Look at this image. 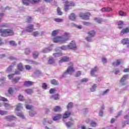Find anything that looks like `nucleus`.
<instances>
[{"mask_svg": "<svg viewBox=\"0 0 129 129\" xmlns=\"http://www.w3.org/2000/svg\"><path fill=\"white\" fill-rule=\"evenodd\" d=\"M127 33H129V27H126L124 29H123L120 32V34L121 35H124V34H127Z\"/></svg>", "mask_w": 129, "mask_h": 129, "instance_id": "nucleus-16", "label": "nucleus"}, {"mask_svg": "<svg viewBox=\"0 0 129 129\" xmlns=\"http://www.w3.org/2000/svg\"><path fill=\"white\" fill-rule=\"evenodd\" d=\"M121 43L123 44V45H126L127 44H129V39L127 38L122 39L121 40Z\"/></svg>", "mask_w": 129, "mask_h": 129, "instance_id": "nucleus-19", "label": "nucleus"}, {"mask_svg": "<svg viewBox=\"0 0 129 129\" xmlns=\"http://www.w3.org/2000/svg\"><path fill=\"white\" fill-rule=\"evenodd\" d=\"M51 83L53 85H58L59 84V83L58 82V81L57 80H56L55 79L52 80L51 81Z\"/></svg>", "mask_w": 129, "mask_h": 129, "instance_id": "nucleus-30", "label": "nucleus"}, {"mask_svg": "<svg viewBox=\"0 0 129 129\" xmlns=\"http://www.w3.org/2000/svg\"><path fill=\"white\" fill-rule=\"evenodd\" d=\"M39 56V52L37 51H34L33 54V57L34 59H37L38 58V56Z\"/></svg>", "mask_w": 129, "mask_h": 129, "instance_id": "nucleus-29", "label": "nucleus"}, {"mask_svg": "<svg viewBox=\"0 0 129 129\" xmlns=\"http://www.w3.org/2000/svg\"><path fill=\"white\" fill-rule=\"evenodd\" d=\"M127 77H128V75H124L123 76V77L120 80V82H124V81H125V79H126V78H127Z\"/></svg>", "mask_w": 129, "mask_h": 129, "instance_id": "nucleus-38", "label": "nucleus"}, {"mask_svg": "<svg viewBox=\"0 0 129 129\" xmlns=\"http://www.w3.org/2000/svg\"><path fill=\"white\" fill-rule=\"evenodd\" d=\"M37 112L34 110H31L29 111L30 116H34L35 114H36Z\"/></svg>", "mask_w": 129, "mask_h": 129, "instance_id": "nucleus-35", "label": "nucleus"}, {"mask_svg": "<svg viewBox=\"0 0 129 129\" xmlns=\"http://www.w3.org/2000/svg\"><path fill=\"white\" fill-rule=\"evenodd\" d=\"M31 0H23L22 3L25 6H29Z\"/></svg>", "mask_w": 129, "mask_h": 129, "instance_id": "nucleus-28", "label": "nucleus"}, {"mask_svg": "<svg viewBox=\"0 0 129 129\" xmlns=\"http://www.w3.org/2000/svg\"><path fill=\"white\" fill-rule=\"evenodd\" d=\"M60 49L61 50H69L68 49V46H65V45H63L60 47Z\"/></svg>", "mask_w": 129, "mask_h": 129, "instance_id": "nucleus-53", "label": "nucleus"}, {"mask_svg": "<svg viewBox=\"0 0 129 129\" xmlns=\"http://www.w3.org/2000/svg\"><path fill=\"white\" fill-rule=\"evenodd\" d=\"M9 43L11 46H17V43H16V42H15V41H10Z\"/></svg>", "mask_w": 129, "mask_h": 129, "instance_id": "nucleus-48", "label": "nucleus"}, {"mask_svg": "<svg viewBox=\"0 0 129 129\" xmlns=\"http://www.w3.org/2000/svg\"><path fill=\"white\" fill-rule=\"evenodd\" d=\"M24 86L29 87V86H32V85H34V82L30 81H26L24 82Z\"/></svg>", "mask_w": 129, "mask_h": 129, "instance_id": "nucleus-13", "label": "nucleus"}, {"mask_svg": "<svg viewBox=\"0 0 129 129\" xmlns=\"http://www.w3.org/2000/svg\"><path fill=\"white\" fill-rule=\"evenodd\" d=\"M0 27L4 28H9V24L7 23H3L0 25Z\"/></svg>", "mask_w": 129, "mask_h": 129, "instance_id": "nucleus-34", "label": "nucleus"}, {"mask_svg": "<svg viewBox=\"0 0 129 129\" xmlns=\"http://www.w3.org/2000/svg\"><path fill=\"white\" fill-rule=\"evenodd\" d=\"M40 2H41V0H31L30 3L34 5L35 4H39Z\"/></svg>", "mask_w": 129, "mask_h": 129, "instance_id": "nucleus-32", "label": "nucleus"}, {"mask_svg": "<svg viewBox=\"0 0 129 129\" xmlns=\"http://www.w3.org/2000/svg\"><path fill=\"white\" fill-rule=\"evenodd\" d=\"M7 113H8V111H3V110L0 111V114H1V115H4V114H7Z\"/></svg>", "mask_w": 129, "mask_h": 129, "instance_id": "nucleus-51", "label": "nucleus"}, {"mask_svg": "<svg viewBox=\"0 0 129 129\" xmlns=\"http://www.w3.org/2000/svg\"><path fill=\"white\" fill-rule=\"evenodd\" d=\"M71 115V112L69 111H66L63 115V118H68Z\"/></svg>", "mask_w": 129, "mask_h": 129, "instance_id": "nucleus-15", "label": "nucleus"}, {"mask_svg": "<svg viewBox=\"0 0 129 129\" xmlns=\"http://www.w3.org/2000/svg\"><path fill=\"white\" fill-rule=\"evenodd\" d=\"M68 66L69 67L67 71L63 73L62 75L63 77H64V76H66V75H68V74L72 75V74L75 72V69H74L73 63L72 62H70L68 64Z\"/></svg>", "mask_w": 129, "mask_h": 129, "instance_id": "nucleus-2", "label": "nucleus"}, {"mask_svg": "<svg viewBox=\"0 0 129 129\" xmlns=\"http://www.w3.org/2000/svg\"><path fill=\"white\" fill-rule=\"evenodd\" d=\"M20 79H21L20 77H17V78H14L12 80V82H13L14 83H18V82H19V81L20 80Z\"/></svg>", "mask_w": 129, "mask_h": 129, "instance_id": "nucleus-31", "label": "nucleus"}, {"mask_svg": "<svg viewBox=\"0 0 129 129\" xmlns=\"http://www.w3.org/2000/svg\"><path fill=\"white\" fill-rule=\"evenodd\" d=\"M61 118V114H58L56 116H54L52 119L53 120H58V119H60Z\"/></svg>", "mask_w": 129, "mask_h": 129, "instance_id": "nucleus-27", "label": "nucleus"}, {"mask_svg": "<svg viewBox=\"0 0 129 129\" xmlns=\"http://www.w3.org/2000/svg\"><path fill=\"white\" fill-rule=\"evenodd\" d=\"M97 71H98V67L97 66H95L94 68L92 69L90 72L91 76H93V77H96L95 72H97Z\"/></svg>", "mask_w": 129, "mask_h": 129, "instance_id": "nucleus-8", "label": "nucleus"}, {"mask_svg": "<svg viewBox=\"0 0 129 129\" xmlns=\"http://www.w3.org/2000/svg\"><path fill=\"white\" fill-rule=\"evenodd\" d=\"M17 69L20 71H23V70H24V67L23 66V64L20 63L17 65Z\"/></svg>", "mask_w": 129, "mask_h": 129, "instance_id": "nucleus-25", "label": "nucleus"}, {"mask_svg": "<svg viewBox=\"0 0 129 129\" xmlns=\"http://www.w3.org/2000/svg\"><path fill=\"white\" fill-rule=\"evenodd\" d=\"M14 93V89H13V88L10 87L9 88V90H8V93L9 94H12Z\"/></svg>", "mask_w": 129, "mask_h": 129, "instance_id": "nucleus-45", "label": "nucleus"}, {"mask_svg": "<svg viewBox=\"0 0 129 129\" xmlns=\"http://www.w3.org/2000/svg\"><path fill=\"white\" fill-rule=\"evenodd\" d=\"M25 69L26 70H31V69H32V67H31L30 65H26Z\"/></svg>", "mask_w": 129, "mask_h": 129, "instance_id": "nucleus-57", "label": "nucleus"}, {"mask_svg": "<svg viewBox=\"0 0 129 129\" xmlns=\"http://www.w3.org/2000/svg\"><path fill=\"white\" fill-rule=\"evenodd\" d=\"M81 71H78L76 72V75H75V77H79V76H81Z\"/></svg>", "mask_w": 129, "mask_h": 129, "instance_id": "nucleus-41", "label": "nucleus"}, {"mask_svg": "<svg viewBox=\"0 0 129 129\" xmlns=\"http://www.w3.org/2000/svg\"><path fill=\"white\" fill-rule=\"evenodd\" d=\"M90 124H91V126H92V127H95V126H96L97 125L96 122L94 121H92Z\"/></svg>", "mask_w": 129, "mask_h": 129, "instance_id": "nucleus-50", "label": "nucleus"}, {"mask_svg": "<svg viewBox=\"0 0 129 129\" xmlns=\"http://www.w3.org/2000/svg\"><path fill=\"white\" fill-rule=\"evenodd\" d=\"M1 99L2 101H8V99L4 97H1Z\"/></svg>", "mask_w": 129, "mask_h": 129, "instance_id": "nucleus-62", "label": "nucleus"}, {"mask_svg": "<svg viewBox=\"0 0 129 129\" xmlns=\"http://www.w3.org/2000/svg\"><path fill=\"white\" fill-rule=\"evenodd\" d=\"M25 91L28 94H32V93H33V90H32L31 89H26L25 90Z\"/></svg>", "mask_w": 129, "mask_h": 129, "instance_id": "nucleus-37", "label": "nucleus"}, {"mask_svg": "<svg viewBox=\"0 0 129 129\" xmlns=\"http://www.w3.org/2000/svg\"><path fill=\"white\" fill-rule=\"evenodd\" d=\"M54 43H62V37L61 36H55L53 40Z\"/></svg>", "mask_w": 129, "mask_h": 129, "instance_id": "nucleus-11", "label": "nucleus"}, {"mask_svg": "<svg viewBox=\"0 0 129 129\" xmlns=\"http://www.w3.org/2000/svg\"><path fill=\"white\" fill-rule=\"evenodd\" d=\"M113 72H114V74H115V75L118 74V73H119V70L116 69L114 70V71H113Z\"/></svg>", "mask_w": 129, "mask_h": 129, "instance_id": "nucleus-64", "label": "nucleus"}, {"mask_svg": "<svg viewBox=\"0 0 129 129\" xmlns=\"http://www.w3.org/2000/svg\"><path fill=\"white\" fill-rule=\"evenodd\" d=\"M57 12L59 16H62V15L63 14V13L61 12V9L59 7L57 8Z\"/></svg>", "mask_w": 129, "mask_h": 129, "instance_id": "nucleus-43", "label": "nucleus"}, {"mask_svg": "<svg viewBox=\"0 0 129 129\" xmlns=\"http://www.w3.org/2000/svg\"><path fill=\"white\" fill-rule=\"evenodd\" d=\"M101 11L102 12H110L112 11V9L110 7L103 8L101 10Z\"/></svg>", "mask_w": 129, "mask_h": 129, "instance_id": "nucleus-21", "label": "nucleus"}, {"mask_svg": "<svg viewBox=\"0 0 129 129\" xmlns=\"http://www.w3.org/2000/svg\"><path fill=\"white\" fill-rule=\"evenodd\" d=\"M47 87H48L47 84H46V83H43L42 85V88L43 89L46 90L47 89Z\"/></svg>", "mask_w": 129, "mask_h": 129, "instance_id": "nucleus-47", "label": "nucleus"}, {"mask_svg": "<svg viewBox=\"0 0 129 129\" xmlns=\"http://www.w3.org/2000/svg\"><path fill=\"white\" fill-rule=\"evenodd\" d=\"M96 84H93V86H92V88H91V92H94V91H95V89H96Z\"/></svg>", "mask_w": 129, "mask_h": 129, "instance_id": "nucleus-33", "label": "nucleus"}, {"mask_svg": "<svg viewBox=\"0 0 129 129\" xmlns=\"http://www.w3.org/2000/svg\"><path fill=\"white\" fill-rule=\"evenodd\" d=\"M18 99H19L21 101H23V100H24V96L20 95L18 96Z\"/></svg>", "mask_w": 129, "mask_h": 129, "instance_id": "nucleus-59", "label": "nucleus"}, {"mask_svg": "<svg viewBox=\"0 0 129 129\" xmlns=\"http://www.w3.org/2000/svg\"><path fill=\"white\" fill-rule=\"evenodd\" d=\"M26 109H28L29 110H32V109L33 108V106H32L31 105L27 104L26 105Z\"/></svg>", "mask_w": 129, "mask_h": 129, "instance_id": "nucleus-39", "label": "nucleus"}, {"mask_svg": "<svg viewBox=\"0 0 129 129\" xmlns=\"http://www.w3.org/2000/svg\"><path fill=\"white\" fill-rule=\"evenodd\" d=\"M4 106H5L6 107V108H9L11 106V105L9 103H5L4 104Z\"/></svg>", "mask_w": 129, "mask_h": 129, "instance_id": "nucleus-54", "label": "nucleus"}, {"mask_svg": "<svg viewBox=\"0 0 129 129\" xmlns=\"http://www.w3.org/2000/svg\"><path fill=\"white\" fill-rule=\"evenodd\" d=\"M25 31L28 33H32V32H34V24H30L28 25Z\"/></svg>", "mask_w": 129, "mask_h": 129, "instance_id": "nucleus-7", "label": "nucleus"}, {"mask_svg": "<svg viewBox=\"0 0 129 129\" xmlns=\"http://www.w3.org/2000/svg\"><path fill=\"white\" fill-rule=\"evenodd\" d=\"M118 14H119V16H121L122 17L126 16V13H125L122 11H119Z\"/></svg>", "mask_w": 129, "mask_h": 129, "instance_id": "nucleus-36", "label": "nucleus"}, {"mask_svg": "<svg viewBox=\"0 0 129 129\" xmlns=\"http://www.w3.org/2000/svg\"><path fill=\"white\" fill-rule=\"evenodd\" d=\"M70 60V57L68 56H63L60 59V60H59L58 62L59 64H61V63H63V62H69Z\"/></svg>", "mask_w": 129, "mask_h": 129, "instance_id": "nucleus-10", "label": "nucleus"}, {"mask_svg": "<svg viewBox=\"0 0 129 129\" xmlns=\"http://www.w3.org/2000/svg\"><path fill=\"white\" fill-rule=\"evenodd\" d=\"M52 98L54 99V100H59L60 99V95L58 94H55L52 96Z\"/></svg>", "mask_w": 129, "mask_h": 129, "instance_id": "nucleus-20", "label": "nucleus"}, {"mask_svg": "<svg viewBox=\"0 0 129 129\" xmlns=\"http://www.w3.org/2000/svg\"><path fill=\"white\" fill-rule=\"evenodd\" d=\"M39 35V32L38 31H35L33 32L32 35L34 36V37H37Z\"/></svg>", "mask_w": 129, "mask_h": 129, "instance_id": "nucleus-58", "label": "nucleus"}, {"mask_svg": "<svg viewBox=\"0 0 129 129\" xmlns=\"http://www.w3.org/2000/svg\"><path fill=\"white\" fill-rule=\"evenodd\" d=\"M31 53V50H30V48H26L25 50V54L26 55H29Z\"/></svg>", "mask_w": 129, "mask_h": 129, "instance_id": "nucleus-44", "label": "nucleus"}, {"mask_svg": "<svg viewBox=\"0 0 129 129\" xmlns=\"http://www.w3.org/2000/svg\"><path fill=\"white\" fill-rule=\"evenodd\" d=\"M17 116H19L20 117H21L23 119L25 118V116L24 115V114L23 113H18Z\"/></svg>", "mask_w": 129, "mask_h": 129, "instance_id": "nucleus-46", "label": "nucleus"}, {"mask_svg": "<svg viewBox=\"0 0 129 129\" xmlns=\"http://www.w3.org/2000/svg\"><path fill=\"white\" fill-rule=\"evenodd\" d=\"M96 32L94 30H91L89 32H88V35L90 37H94L95 36Z\"/></svg>", "mask_w": 129, "mask_h": 129, "instance_id": "nucleus-17", "label": "nucleus"}, {"mask_svg": "<svg viewBox=\"0 0 129 129\" xmlns=\"http://www.w3.org/2000/svg\"><path fill=\"white\" fill-rule=\"evenodd\" d=\"M43 53H48V52H50V50L48 48H45L43 50Z\"/></svg>", "mask_w": 129, "mask_h": 129, "instance_id": "nucleus-61", "label": "nucleus"}, {"mask_svg": "<svg viewBox=\"0 0 129 129\" xmlns=\"http://www.w3.org/2000/svg\"><path fill=\"white\" fill-rule=\"evenodd\" d=\"M31 64L32 65H38V62L35 61H31Z\"/></svg>", "mask_w": 129, "mask_h": 129, "instance_id": "nucleus-63", "label": "nucleus"}, {"mask_svg": "<svg viewBox=\"0 0 129 129\" xmlns=\"http://www.w3.org/2000/svg\"><path fill=\"white\" fill-rule=\"evenodd\" d=\"M64 4V11L65 12H68L69 9V7H75V4L74 2H69L68 1H66Z\"/></svg>", "mask_w": 129, "mask_h": 129, "instance_id": "nucleus-4", "label": "nucleus"}, {"mask_svg": "<svg viewBox=\"0 0 129 129\" xmlns=\"http://www.w3.org/2000/svg\"><path fill=\"white\" fill-rule=\"evenodd\" d=\"M69 19L71 21H75L77 19V16L74 13H72L70 14V15L69 17Z\"/></svg>", "mask_w": 129, "mask_h": 129, "instance_id": "nucleus-14", "label": "nucleus"}, {"mask_svg": "<svg viewBox=\"0 0 129 129\" xmlns=\"http://www.w3.org/2000/svg\"><path fill=\"white\" fill-rule=\"evenodd\" d=\"M21 109H23V105L19 103L16 106V110H17V111H20Z\"/></svg>", "mask_w": 129, "mask_h": 129, "instance_id": "nucleus-18", "label": "nucleus"}, {"mask_svg": "<svg viewBox=\"0 0 129 129\" xmlns=\"http://www.w3.org/2000/svg\"><path fill=\"white\" fill-rule=\"evenodd\" d=\"M0 35L2 37H11L15 35L13 29H0Z\"/></svg>", "mask_w": 129, "mask_h": 129, "instance_id": "nucleus-1", "label": "nucleus"}, {"mask_svg": "<svg viewBox=\"0 0 129 129\" xmlns=\"http://www.w3.org/2000/svg\"><path fill=\"white\" fill-rule=\"evenodd\" d=\"M72 107H73V103L72 102L69 103L67 105L68 109H69V108H72Z\"/></svg>", "mask_w": 129, "mask_h": 129, "instance_id": "nucleus-42", "label": "nucleus"}, {"mask_svg": "<svg viewBox=\"0 0 129 129\" xmlns=\"http://www.w3.org/2000/svg\"><path fill=\"white\" fill-rule=\"evenodd\" d=\"M95 20L98 24H101V22H102V20L100 19L95 18Z\"/></svg>", "mask_w": 129, "mask_h": 129, "instance_id": "nucleus-56", "label": "nucleus"}, {"mask_svg": "<svg viewBox=\"0 0 129 129\" xmlns=\"http://www.w3.org/2000/svg\"><path fill=\"white\" fill-rule=\"evenodd\" d=\"M69 33L66 32L64 33L62 36H61V42L62 43H64V42H66V41H68L69 39Z\"/></svg>", "mask_w": 129, "mask_h": 129, "instance_id": "nucleus-6", "label": "nucleus"}, {"mask_svg": "<svg viewBox=\"0 0 129 129\" xmlns=\"http://www.w3.org/2000/svg\"><path fill=\"white\" fill-rule=\"evenodd\" d=\"M55 62V60L53 57H49L48 60V64H49L50 65H52V64H54V62Z\"/></svg>", "mask_w": 129, "mask_h": 129, "instance_id": "nucleus-24", "label": "nucleus"}, {"mask_svg": "<svg viewBox=\"0 0 129 129\" xmlns=\"http://www.w3.org/2000/svg\"><path fill=\"white\" fill-rule=\"evenodd\" d=\"M60 30H55L52 31V36L53 37H55V36H57V34L59 33Z\"/></svg>", "mask_w": 129, "mask_h": 129, "instance_id": "nucleus-26", "label": "nucleus"}, {"mask_svg": "<svg viewBox=\"0 0 129 129\" xmlns=\"http://www.w3.org/2000/svg\"><path fill=\"white\" fill-rule=\"evenodd\" d=\"M55 92H56V89H53V88L50 89V90L49 91V93L50 94H52L53 93H55Z\"/></svg>", "mask_w": 129, "mask_h": 129, "instance_id": "nucleus-52", "label": "nucleus"}, {"mask_svg": "<svg viewBox=\"0 0 129 129\" xmlns=\"http://www.w3.org/2000/svg\"><path fill=\"white\" fill-rule=\"evenodd\" d=\"M85 39L87 42H92L91 37H87Z\"/></svg>", "mask_w": 129, "mask_h": 129, "instance_id": "nucleus-60", "label": "nucleus"}, {"mask_svg": "<svg viewBox=\"0 0 129 129\" xmlns=\"http://www.w3.org/2000/svg\"><path fill=\"white\" fill-rule=\"evenodd\" d=\"M122 63V60L121 59H116L114 62H112V64L113 66H119Z\"/></svg>", "mask_w": 129, "mask_h": 129, "instance_id": "nucleus-12", "label": "nucleus"}, {"mask_svg": "<svg viewBox=\"0 0 129 129\" xmlns=\"http://www.w3.org/2000/svg\"><path fill=\"white\" fill-rule=\"evenodd\" d=\"M66 125L68 127H70V126L73 125V123H72L71 121H69L66 123Z\"/></svg>", "mask_w": 129, "mask_h": 129, "instance_id": "nucleus-55", "label": "nucleus"}, {"mask_svg": "<svg viewBox=\"0 0 129 129\" xmlns=\"http://www.w3.org/2000/svg\"><path fill=\"white\" fill-rule=\"evenodd\" d=\"M79 16L83 20H89V17L91 16V14L90 12H86L85 13L81 12Z\"/></svg>", "mask_w": 129, "mask_h": 129, "instance_id": "nucleus-3", "label": "nucleus"}, {"mask_svg": "<svg viewBox=\"0 0 129 129\" xmlns=\"http://www.w3.org/2000/svg\"><path fill=\"white\" fill-rule=\"evenodd\" d=\"M55 22H57V23H61L63 22V19H59V18H55Z\"/></svg>", "mask_w": 129, "mask_h": 129, "instance_id": "nucleus-49", "label": "nucleus"}, {"mask_svg": "<svg viewBox=\"0 0 129 129\" xmlns=\"http://www.w3.org/2000/svg\"><path fill=\"white\" fill-rule=\"evenodd\" d=\"M77 47L76 46V44L74 41H72V42L68 45V49L69 50H76Z\"/></svg>", "mask_w": 129, "mask_h": 129, "instance_id": "nucleus-5", "label": "nucleus"}, {"mask_svg": "<svg viewBox=\"0 0 129 129\" xmlns=\"http://www.w3.org/2000/svg\"><path fill=\"white\" fill-rule=\"evenodd\" d=\"M16 63H14L13 66H10L7 70V72H10V71H12V68L15 66Z\"/></svg>", "mask_w": 129, "mask_h": 129, "instance_id": "nucleus-40", "label": "nucleus"}, {"mask_svg": "<svg viewBox=\"0 0 129 129\" xmlns=\"http://www.w3.org/2000/svg\"><path fill=\"white\" fill-rule=\"evenodd\" d=\"M118 29H122L123 27V22L121 21H119L117 23Z\"/></svg>", "mask_w": 129, "mask_h": 129, "instance_id": "nucleus-23", "label": "nucleus"}, {"mask_svg": "<svg viewBox=\"0 0 129 129\" xmlns=\"http://www.w3.org/2000/svg\"><path fill=\"white\" fill-rule=\"evenodd\" d=\"M61 107H60V106H56L53 108V111L55 112H59L61 111Z\"/></svg>", "mask_w": 129, "mask_h": 129, "instance_id": "nucleus-22", "label": "nucleus"}, {"mask_svg": "<svg viewBox=\"0 0 129 129\" xmlns=\"http://www.w3.org/2000/svg\"><path fill=\"white\" fill-rule=\"evenodd\" d=\"M5 118L8 121H12L13 120H15V119H17V117L13 115L6 116Z\"/></svg>", "mask_w": 129, "mask_h": 129, "instance_id": "nucleus-9", "label": "nucleus"}]
</instances>
